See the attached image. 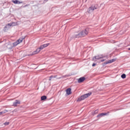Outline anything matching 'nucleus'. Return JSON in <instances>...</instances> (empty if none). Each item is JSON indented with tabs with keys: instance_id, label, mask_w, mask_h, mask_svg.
I'll list each match as a JSON object with an SVG mask.
<instances>
[{
	"instance_id": "1",
	"label": "nucleus",
	"mask_w": 130,
	"mask_h": 130,
	"mask_svg": "<svg viewBox=\"0 0 130 130\" xmlns=\"http://www.w3.org/2000/svg\"><path fill=\"white\" fill-rule=\"evenodd\" d=\"M89 33V29L86 28L84 30L76 32L74 35V38H80V37H84L86 35H88Z\"/></svg>"
},
{
	"instance_id": "2",
	"label": "nucleus",
	"mask_w": 130,
	"mask_h": 130,
	"mask_svg": "<svg viewBox=\"0 0 130 130\" xmlns=\"http://www.w3.org/2000/svg\"><path fill=\"white\" fill-rule=\"evenodd\" d=\"M92 95V92H89L88 93H86L83 95H82L80 98H79L77 101H82V100H84L86 98H88V97L91 96Z\"/></svg>"
},
{
	"instance_id": "3",
	"label": "nucleus",
	"mask_w": 130,
	"mask_h": 130,
	"mask_svg": "<svg viewBox=\"0 0 130 130\" xmlns=\"http://www.w3.org/2000/svg\"><path fill=\"white\" fill-rule=\"evenodd\" d=\"M92 95V92H89L88 93H86L83 95H82L80 98H79L77 101H82V100H84L86 98H88V97L91 96Z\"/></svg>"
},
{
	"instance_id": "4",
	"label": "nucleus",
	"mask_w": 130,
	"mask_h": 130,
	"mask_svg": "<svg viewBox=\"0 0 130 130\" xmlns=\"http://www.w3.org/2000/svg\"><path fill=\"white\" fill-rule=\"evenodd\" d=\"M24 39H25V37H22L19 38V39L13 43V46H17V45H18V44H20Z\"/></svg>"
},
{
	"instance_id": "5",
	"label": "nucleus",
	"mask_w": 130,
	"mask_h": 130,
	"mask_svg": "<svg viewBox=\"0 0 130 130\" xmlns=\"http://www.w3.org/2000/svg\"><path fill=\"white\" fill-rule=\"evenodd\" d=\"M97 8H95V6H91V7L89 8L87 10L88 13H92L94 11V10H96Z\"/></svg>"
},
{
	"instance_id": "6",
	"label": "nucleus",
	"mask_w": 130,
	"mask_h": 130,
	"mask_svg": "<svg viewBox=\"0 0 130 130\" xmlns=\"http://www.w3.org/2000/svg\"><path fill=\"white\" fill-rule=\"evenodd\" d=\"M11 25L10 23L8 24L7 25H6V26L4 28V30L6 32V31H8L10 28L11 27Z\"/></svg>"
},
{
	"instance_id": "7",
	"label": "nucleus",
	"mask_w": 130,
	"mask_h": 130,
	"mask_svg": "<svg viewBox=\"0 0 130 130\" xmlns=\"http://www.w3.org/2000/svg\"><path fill=\"white\" fill-rule=\"evenodd\" d=\"M104 56L103 55H98L93 57V59H101V58H103Z\"/></svg>"
},
{
	"instance_id": "8",
	"label": "nucleus",
	"mask_w": 130,
	"mask_h": 130,
	"mask_svg": "<svg viewBox=\"0 0 130 130\" xmlns=\"http://www.w3.org/2000/svg\"><path fill=\"white\" fill-rule=\"evenodd\" d=\"M40 48H38L36 49V51H34L31 54L28 55L29 56L30 55H34V54H37V53H39V52H40Z\"/></svg>"
},
{
	"instance_id": "9",
	"label": "nucleus",
	"mask_w": 130,
	"mask_h": 130,
	"mask_svg": "<svg viewBox=\"0 0 130 130\" xmlns=\"http://www.w3.org/2000/svg\"><path fill=\"white\" fill-rule=\"evenodd\" d=\"M67 95H71L72 94V89L69 88L66 90Z\"/></svg>"
},
{
	"instance_id": "10",
	"label": "nucleus",
	"mask_w": 130,
	"mask_h": 130,
	"mask_svg": "<svg viewBox=\"0 0 130 130\" xmlns=\"http://www.w3.org/2000/svg\"><path fill=\"white\" fill-rule=\"evenodd\" d=\"M85 80H86V78H85V77H81L79 79H78V82L82 83V82H84V81H85Z\"/></svg>"
},
{
	"instance_id": "11",
	"label": "nucleus",
	"mask_w": 130,
	"mask_h": 130,
	"mask_svg": "<svg viewBox=\"0 0 130 130\" xmlns=\"http://www.w3.org/2000/svg\"><path fill=\"white\" fill-rule=\"evenodd\" d=\"M105 115H107V113H103L98 115L97 117H103V116H105Z\"/></svg>"
},
{
	"instance_id": "12",
	"label": "nucleus",
	"mask_w": 130,
	"mask_h": 130,
	"mask_svg": "<svg viewBox=\"0 0 130 130\" xmlns=\"http://www.w3.org/2000/svg\"><path fill=\"white\" fill-rule=\"evenodd\" d=\"M113 61H114V59H111V60H109L108 61H107V62H104V64H108V63H111L112 62H113Z\"/></svg>"
},
{
	"instance_id": "13",
	"label": "nucleus",
	"mask_w": 130,
	"mask_h": 130,
	"mask_svg": "<svg viewBox=\"0 0 130 130\" xmlns=\"http://www.w3.org/2000/svg\"><path fill=\"white\" fill-rule=\"evenodd\" d=\"M12 3H13L14 4H23V2H20V1H18V0H15L12 1Z\"/></svg>"
},
{
	"instance_id": "14",
	"label": "nucleus",
	"mask_w": 130,
	"mask_h": 130,
	"mask_svg": "<svg viewBox=\"0 0 130 130\" xmlns=\"http://www.w3.org/2000/svg\"><path fill=\"white\" fill-rule=\"evenodd\" d=\"M18 104H20V102H19L18 100H16L15 102L13 103V106H17Z\"/></svg>"
},
{
	"instance_id": "15",
	"label": "nucleus",
	"mask_w": 130,
	"mask_h": 130,
	"mask_svg": "<svg viewBox=\"0 0 130 130\" xmlns=\"http://www.w3.org/2000/svg\"><path fill=\"white\" fill-rule=\"evenodd\" d=\"M9 111L7 110H4L3 111L0 112V115H2L3 114H5V113H7V112H8Z\"/></svg>"
},
{
	"instance_id": "16",
	"label": "nucleus",
	"mask_w": 130,
	"mask_h": 130,
	"mask_svg": "<svg viewBox=\"0 0 130 130\" xmlns=\"http://www.w3.org/2000/svg\"><path fill=\"white\" fill-rule=\"evenodd\" d=\"M49 78H50L49 79V81H51V80H52V79H53V78H56V76H50Z\"/></svg>"
},
{
	"instance_id": "17",
	"label": "nucleus",
	"mask_w": 130,
	"mask_h": 130,
	"mask_svg": "<svg viewBox=\"0 0 130 130\" xmlns=\"http://www.w3.org/2000/svg\"><path fill=\"white\" fill-rule=\"evenodd\" d=\"M46 98H47L46 96L43 95V96H41V99L42 101H43V100H45V99H46Z\"/></svg>"
},
{
	"instance_id": "18",
	"label": "nucleus",
	"mask_w": 130,
	"mask_h": 130,
	"mask_svg": "<svg viewBox=\"0 0 130 130\" xmlns=\"http://www.w3.org/2000/svg\"><path fill=\"white\" fill-rule=\"evenodd\" d=\"M10 24H11V27L13 26H17V23L16 22L10 23Z\"/></svg>"
},
{
	"instance_id": "19",
	"label": "nucleus",
	"mask_w": 130,
	"mask_h": 130,
	"mask_svg": "<svg viewBox=\"0 0 130 130\" xmlns=\"http://www.w3.org/2000/svg\"><path fill=\"white\" fill-rule=\"evenodd\" d=\"M126 77V76L125 75V74H123L121 76V77L122 78V79H125Z\"/></svg>"
},
{
	"instance_id": "20",
	"label": "nucleus",
	"mask_w": 130,
	"mask_h": 130,
	"mask_svg": "<svg viewBox=\"0 0 130 130\" xmlns=\"http://www.w3.org/2000/svg\"><path fill=\"white\" fill-rule=\"evenodd\" d=\"M48 45H49V43L43 45L44 48H45V47H47V46H48Z\"/></svg>"
},
{
	"instance_id": "21",
	"label": "nucleus",
	"mask_w": 130,
	"mask_h": 130,
	"mask_svg": "<svg viewBox=\"0 0 130 130\" xmlns=\"http://www.w3.org/2000/svg\"><path fill=\"white\" fill-rule=\"evenodd\" d=\"M48 45H49V43L43 45L44 48H45V47H47V46H48Z\"/></svg>"
},
{
	"instance_id": "22",
	"label": "nucleus",
	"mask_w": 130,
	"mask_h": 130,
	"mask_svg": "<svg viewBox=\"0 0 130 130\" xmlns=\"http://www.w3.org/2000/svg\"><path fill=\"white\" fill-rule=\"evenodd\" d=\"M5 125H9L10 124V122H6L4 123Z\"/></svg>"
},
{
	"instance_id": "23",
	"label": "nucleus",
	"mask_w": 130,
	"mask_h": 130,
	"mask_svg": "<svg viewBox=\"0 0 130 130\" xmlns=\"http://www.w3.org/2000/svg\"><path fill=\"white\" fill-rule=\"evenodd\" d=\"M40 50H42V49H43L44 48V47H43V45L40 46L39 48Z\"/></svg>"
},
{
	"instance_id": "24",
	"label": "nucleus",
	"mask_w": 130,
	"mask_h": 130,
	"mask_svg": "<svg viewBox=\"0 0 130 130\" xmlns=\"http://www.w3.org/2000/svg\"><path fill=\"white\" fill-rule=\"evenodd\" d=\"M95 66H96V63H93L92 64V67H95Z\"/></svg>"
},
{
	"instance_id": "25",
	"label": "nucleus",
	"mask_w": 130,
	"mask_h": 130,
	"mask_svg": "<svg viewBox=\"0 0 130 130\" xmlns=\"http://www.w3.org/2000/svg\"><path fill=\"white\" fill-rule=\"evenodd\" d=\"M101 61H102V62H103V61H105V59H102V60H101Z\"/></svg>"
},
{
	"instance_id": "26",
	"label": "nucleus",
	"mask_w": 130,
	"mask_h": 130,
	"mask_svg": "<svg viewBox=\"0 0 130 130\" xmlns=\"http://www.w3.org/2000/svg\"><path fill=\"white\" fill-rule=\"evenodd\" d=\"M68 77V76H62V78H66V77Z\"/></svg>"
},
{
	"instance_id": "27",
	"label": "nucleus",
	"mask_w": 130,
	"mask_h": 130,
	"mask_svg": "<svg viewBox=\"0 0 130 130\" xmlns=\"http://www.w3.org/2000/svg\"><path fill=\"white\" fill-rule=\"evenodd\" d=\"M97 112H98V110H96L95 111V113H97Z\"/></svg>"
},
{
	"instance_id": "28",
	"label": "nucleus",
	"mask_w": 130,
	"mask_h": 130,
	"mask_svg": "<svg viewBox=\"0 0 130 130\" xmlns=\"http://www.w3.org/2000/svg\"><path fill=\"white\" fill-rule=\"evenodd\" d=\"M61 78H62V77H59V78H58V79H61Z\"/></svg>"
},
{
	"instance_id": "29",
	"label": "nucleus",
	"mask_w": 130,
	"mask_h": 130,
	"mask_svg": "<svg viewBox=\"0 0 130 130\" xmlns=\"http://www.w3.org/2000/svg\"><path fill=\"white\" fill-rule=\"evenodd\" d=\"M46 2H47L48 0H45Z\"/></svg>"
},
{
	"instance_id": "30",
	"label": "nucleus",
	"mask_w": 130,
	"mask_h": 130,
	"mask_svg": "<svg viewBox=\"0 0 130 130\" xmlns=\"http://www.w3.org/2000/svg\"><path fill=\"white\" fill-rule=\"evenodd\" d=\"M128 50H130V48H128Z\"/></svg>"
}]
</instances>
